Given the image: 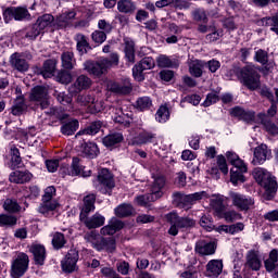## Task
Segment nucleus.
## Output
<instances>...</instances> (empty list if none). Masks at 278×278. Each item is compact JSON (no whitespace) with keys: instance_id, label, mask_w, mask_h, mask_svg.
<instances>
[{"instance_id":"nucleus-1","label":"nucleus","mask_w":278,"mask_h":278,"mask_svg":"<svg viewBox=\"0 0 278 278\" xmlns=\"http://www.w3.org/2000/svg\"><path fill=\"white\" fill-rule=\"evenodd\" d=\"M112 66H118V54L112 53L110 59L102 58L99 61H86L84 63V70L93 75L94 77H101L105 75Z\"/></svg>"},{"instance_id":"nucleus-2","label":"nucleus","mask_w":278,"mask_h":278,"mask_svg":"<svg viewBox=\"0 0 278 278\" xmlns=\"http://www.w3.org/2000/svg\"><path fill=\"white\" fill-rule=\"evenodd\" d=\"M253 177L255 181H257L262 188L265 189V197L267 201H270L275 198V194H277V179L275 176L269 174L265 168L263 167H256L253 170Z\"/></svg>"},{"instance_id":"nucleus-3","label":"nucleus","mask_w":278,"mask_h":278,"mask_svg":"<svg viewBox=\"0 0 278 278\" xmlns=\"http://www.w3.org/2000/svg\"><path fill=\"white\" fill-rule=\"evenodd\" d=\"M235 73L249 90H257V88H260V73L255 65H247L242 68H236Z\"/></svg>"},{"instance_id":"nucleus-4","label":"nucleus","mask_w":278,"mask_h":278,"mask_svg":"<svg viewBox=\"0 0 278 278\" xmlns=\"http://www.w3.org/2000/svg\"><path fill=\"white\" fill-rule=\"evenodd\" d=\"M166 220L170 225L168 229L169 236H177L179 229H190L195 225L194 219L190 217H180L177 213H168L166 215Z\"/></svg>"},{"instance_id":"nucleus-5","label":"nucleus","mask_w":278,"mask_h":278,"mask_svg":"<svg viewBox=\"0 0 278 278\" xmlns=\"http://www.w3.org/2000/svg\"><path fill=\"white\" fill-rule=\"evenodd\" d=\"M229 199L232 205L237 207V210H240V212H249V210L255 205L253 198L244 195L240 192L230 191Z\"/></svg>"},{"instance_id":"nucleus-6","label":"nucleus","mask_w":278,"mask_h":278,"mask_svg":"<svg viewBox=\"0 0 278 278\" xmlns=\"http://www.w3.org/2000/svg\"><path fill=\"white\" fill-rule=\"evenodd\" d=\"M29 268V256L25 253H20L17 257L13 261L11 266V277L21 278Z\"/></svg>"},{"instance_id":"nucleus-7","label":"nucleus","mask_w":278,"mask_h":278,"mask_svg":"<svg viewBox=\"0 0 278 278\" xmlns=\"http://www.w3.org/2000/svg\"><path fill=\"white\" fill-rule=\"evenodd\" d=\"M30 16L29 11L23 7H9L3 11L4 23H10L12 18L14 21H25Z\"/></svg>"},{"instance_id":"nucleus-8","label":"nucleus","mask_w":278,"mask_h":278,"mask_svg":"<svg viewBox=\"0 0 278 278\" xmlns=\"http://www.w3.org/2000/svg\"><path fill=\"white\" fill-rule=\"evenodd\" d=\"M155 68V60L151 56L143 58L138 64L132 67V76L137 81H144V71Z\"/></svg>"},{"instance_id":"nucleus-9","label":"nucleus","mask_w":278,"mask_h":278,"mask_svg":"<svg viewBox=\"0 0 278 278\" xmlns=\"http://www.w3.org/2000/svg\"><path fill=\"white\" fill-rule=\"evenodd\" d=\"M30 101L39 103L41 110H47L49 108V91L47 87L37 86L31 89Z\"/></svg>"},{"instance_id":"nucleus-10","label":"nucleus","mask_w":278,"mask_h":278,"mask_svg":"<svg viewBox=\"0 0 278 278\" xmlns=\"http://www.w3.org/2000/svg\"><path fill=\"white\" fill-rule=\"evenodd\" d=\"M207 192L200 191L191 194H184L180 192H175L173 194L174 201L176 203H182L184 205H193L197 201H201V199H207Z\"/></svg>"},{"instance_id":"nucleus-11","label":"nucleus","mask_w":278,"mask_h":278,"mask_svg":"<svg viewBox=\"0 0 278 278\" xmlns=\"http://www.w3.org/2000/svg\"><path fill=\"white\" fill-rule=\"evenodd\" d=\"M152 179L150 192L155 199H162L164 197V190H166V177L157 174L152 176Z\"/></svg>"},{"instance_id":"nucleus-12","label":"nucleus","mask_w":278,"mask_h":278,"mask_svg":"<svg viewBox=\"0 0 278 278\" xmlns=\"http://www.w3.org/2000/svg\"><path fill=\"white\" fill-rule=\"evenodd\" d=\"M78 261L79 253L77 252V250H70L61 264L64 273H75Z\"/></svg>"},{"instance_id":"nucleus-13","label":"nucleus","mask_w":278,"mask_h":278,"mask_svg":"<svg viewBox=\"0 0 278 278\" xmlns=\"http://www.w3.org/2000/svg\"><path fill=\"white\" fill-rule=\"evenodd\" d=\"M270 149H268V146L261 144L254 149V159L252 160V164L254 166L262 165L266 160H270L271 155Z\"/></svg>"},{"instance_id":"nucleus-14","label":"nucleus","mask_w":278,"mask_h":278,"mask_svg":"<svg viewBox=\"0 0 278 278\" xmlns=\"http://www.w3.org/2000/svg\"><path fill=\"white\" fill-rule=\"evenodd\" d=\"M80 220L87 227V229H99L105 225V217L99 213H96L91 217H85L80 214Z\"/></svg>"},{"instance_id":"nucleus-15","label":"nucleus","mask_w":278,"mask_h":278,"mask_svg":"<svg viewBox=\"0 0 278 278\" xmlns=\"http://www.w3.org/2000/svg\"><path fill=\"white\" fill-rule=\"evenodd\" d=\"M110 114L114 123H118V125H124V127H129V125H131V117L129 116V114L123 113V109L111 106Z\"/></svg>"},{"instance_id":"nucleus-16","label":"nucleus","mask_w":278,"mask_h":278,"mask_svg":"<svg viewBox=\"0 0 278 278\" xmlns=\"http://www.w3.org/2000/svg\"><path fill=\"white\" fill-rule=\"evenodd\" d=\"M29 251L34 255L35 264L38 266H45V260H47V249L42 244L33 243L29 247Z\"/></svg>"},{"instance_id":"nucleus-17","label":"nucleus","mask_w":278,"mask_h":278,"mask_svg":"<svg viewBox=\"0 0 278 278\" xmlns=\"http://www.w3.org/2000/svg\"><path fill=\"white\" fill-rule=\"evenodd\" d=\"M34 175L29 170H14L9 175L11 184H29Z\"/></svg>"},{"instance_id":"nucleus-18","label":"nucleus","mask_w":278,"mask_h":278,"mask_svg":"<svg viewBox=\"0 0 278 278\" xmlns=\"http://www.w3.org/2000/svg\"><path fill=\"white\" fill-rule=\"evenodd\" d=\"M267 273H274V278H278V250L274 249L269 252V256L264 262Z\"/></svg>"},{"instance_id":"nucleus-19","label":"nucleus","mask_w":278,"mask_h":278,"mask_svg":"<svg viewBox=\"0 0 278 278\" xmlns=\"http://www.w3.org/2000/svg\"><path fill=\"white\" fill-rule=\"evenodd\" d=\"M219 170L224 175H227V173H229V167H227V160L223 155L217 156V166L211 167L210 169H207V173H210V175L215 177V179H219L220 177Z\"/></svg>"},{"instance_id":"nucleus-20","label":"nucleus","mask_w":278,"mask_h":278,"mask_svg":"<svg viewBox=\"0 0 278 278\" xmlns=\"http://www.w3.org/2000/svg\"><path fill=\"white\" fill-rule=\"evenodd\" d=\"M108 88L115 94H129L132 90L129 79H125L124 83H109Z\"/></svg>"},{"instance_id":"nucleus-21","label":"nucleus","mask_w":278,"mask_h":278,"mask_svg":"<svg viewBox=\"0 0 278 278\" xmlns=\"http://www.w3.org/2000/svg\"><path fill=\"white\" fill-rule=\"evenodd\" d=\"M245 268L251 270H260L262 268V260H260V252L250 250L247 253Z\"/></svg>"},{"instance_id":"nucleus-22","label":"nucleus","mask_w":278,"mask_h":278,"mask_svg":"<svg viewBox=\"0 0 278 278\" xmlns=\"http://www.w3.org/2000/svg\"><path fill=\"white\" fill-rule=\"evenodd\" d=\"M11 66L20 73H26V71H29V63H27V60H25V58L20 53H13L11 55Z\"/></svg>"},{"instance_id":"nucleus-23","label":"nucleus","mask_w":278,"mask_h":278,"mask_svg":"<svg viewBox=\"0 0 278 278\" xmlns=\"http://www.w3.org/2000/svg\"><path fill=\"white\" fill-rule=\"evenodd\" d=\"M97 181L99 186H103L109 190H112V188H114V177L112 176V173H110V169L108 168L101 169V172L98 175Z\"/></svg>"},{"instance_id":"nucleus-24","label":"nucleus","mask_w":278,"mask_h":278,"mask_svg":"<svg viewBox=\"0 0 278 278\" xmlns=\"http://www.w3.org/2000/svg\"><path fill=\"white\" fill-rule=\"evenodd\" d=\"M230 114L237 118H240V121H244L245 123H253V121H255V112L244 110L240 106L233 108Z\"/></svg>"},{"instance_id":"nucleus-25","label":"nucleus","mask_w":278,"mask_h":278,"mask_svg":"<svg viewBox=\"0 0 278 278\" xmlns=\"http://www.w3.org/2000/svg\"><path fill=\"white\" fill-rule=\"evenodd\" d=\"M223 273V261L212 260L206 265V277L216 278Z\"/></svg>"},{"instance_id":"nucleus-26","label":"nucleus","mask_w":278,"mask_h":278,"mask_svg":"<svg viewBox=\"0 0 278 278\" xmlns=\"http://www.w3.org/2000/svg\"><path fill=\"white\" fill-rule=\"evenodd\" d=\"M71 166L72 177H77V175H80L81 177H90L91 172L86 170V167L81 165V160L79 157H73Z\"/></svg>"},{"instance_id":"nucleus-27","label":"nucleus","mask_w":278,"mask_h":278,"mask_svg":"<svg viewBox=\"0 0 278 278\" xmlns=\"http://www.w3.org/2000/svg\"><path fill=\"white\" fill-rule=\"evenodd\" d=\"M195 252L199 255H214L216 253V245L214 242L199 241L195 243Z\"/></svg>"},{"instance_id":"nucleus-28","label":"nucleus","mask_w":278,"mask_h":278,"mask_svg":"<svg viewBox=\"0 0 278 278\" xmlns=\"http://www.w3.org/2000/svg\"><path fill=\"white\" fill-rule=\"evenodd\" d=\"M76 41V49L80 55H84L90 51V43L88 42V37L84 34H76L74 37Z\"/></svg>"},{"instance_id":"nucleus-29","label":"nucleus","mask_w":278,"mask_h":278,"mask_svg":"<svg viewBox=\"0 0 278 278\" xmlns=\"http://www.w3.org/2000/svg\"><path fill=\"white\" fill-rule=\"evenodd\" d=\"M257 118L260 123L265 127L266 131L271 136H278V127L266 116V113H258Z\"/></svg>"},{"instance_id":"nucleus-30","label":"nucleus","mask_w":278,"mask_h":278,"mask_svg":"<svg viewBox=\"0 0 278 278\" xmlns=\"http://www.w3.org/2000/svg\"><path fill=\"white\" fill-rule=\"evenodd\" d=\"M157 66L161 68H177L179 66V60L175 58H169L165 54H161L156 59Z\"/></svg>"},{"instance_id":"nucleus-31","label":"nucleus","mask_w":278,"mask_h":278,"mask_svg":"<svg viewBox=\"0 0 278 278\" xmlns=\"http://www.w3.org/2000/svg\"><path fill=\"white\" fill-rule=\"evenodd\" d=\"M80 152L85 157H91L92 160L99 155V147L94 142H84L80 146Z\"/></svg>"},{"instance_id":"nucleus-32","label":"nucleus","mask_w":278,"mask_h":278,"mask_svg":"<svg viewBox=\"0 0 278 278\" xmlns=\"http://www.w3.org/2000/svg\"><path fill=\"white\" fill-rule=\"evenodd\" d=\"M60 207L58 201L42 200V203L38 207V212L43 214V216H49L51 212H55Z\"/></svg>"},{"instance_id":"nucleus-33","label":"nucleus","mask_w":278,"mask_h":278,"mask_svg":"<svg viewBox=\"0 0 278 278\" xmlns=\"http://www.w3.org/2000/svg\"><path fill=\"white\" fill-rule=\"evenodd\" d=\"M205 62L201 60H192L189 62V73L192 77H202Z\"/></svg>"},{"instance_id":"nucleus-34","label":"nucleus","mask_w":278,"mask_h":278,"mask_svg":"<svg viewBox=\"0 0 278 278\" xmlns=\"http://www.w3.org/2000/svg\"><path fill=\"white\" fill-rule=\"evenodd\" d=\"M102 126H103V123H101V121H96L91 123L89 126H87L85 129L79 130L76 134V138L78 136H96V134H99Z\"/></svg>"},{"instance_id":"nucleus-35","label":"nucleus","mask_w":278,"mask_h":278,"mask_svg":"<svg viewBox=\"0 0 278 278\" xmlns=\"http://www.w3.org/2000/svg\"><path fill=\"white\" fill-rule=\"evenodd\" d=\"M123 140H124L123 134L111 132L102 139V142H103L104 147L110 148V147H116V144H121V142H123Z\"/></svg>"},{"instance_id":"nucleus-36","label":"nucleus","mask_w":278,"mask_h":278,"mask_svg":"<svg viewBox=\"0 0 278 278\" xmlns=\"http://www.w3.org/2000/svg\"><path fill=\"white\" fill-rule=\"evenodd\" d=\"M124 43H125L124 52H125L126 60L131 64H134V62H136L135 43L128 38L124 39Z\"/></svg>"},{"instance_id":"nucleus-37","label":"nucleus","mask_w":278,"mask_h":278,"mask_svg":"<svg viewBox=\"0 0 278 278\" xmlns=\"http://www.w3.org/2000/svg\"><path fill=\"white\" fill-rule=\"evenodd\" d=\"M92 86V79L86 75H80L74 83L75 92H81V90H88Z\"/></svg>"},{"instance_id":"nucleus-38","label":"nucleus","mask_w":278,"mask_h":278,"mask_svg":"<svg viewBox=\"0 0 278 278\" xmlns=\"http://www.w3.org/2000/svg\"><path fill=\"white\" fill-rule=\"evenodd\" d=\"M117 10L122 14H134L136 12V3L131 0H119L117 2Z\"/></svg>"},{"instance_id":"nucleus-39","label":"nucleus","mask_w":278,"mask_h":278,"mask_svg":"<svg viewBox=\"0 0 278 278\" xmlns=\"http://www.w3.org/2000/svg\"><path fill=\"white\" fill-rule=\"evenodd\" d=\"M77 129H79V121L72 119L62 125L61 134H63V136H73Z\"/></svg>"},{"instance_id":"nucleus-40","label":"nucleus","mask_w":278,"mask_h":278,"mask_svg":"<svg viewBox=\"0 0 278 278\" xmlns=\"http://www.w3.org/2000/svg\"><path fill=\"white\" fill-rule=\"evenodd\" d=\"M114 212L115 216L118 218H127V216L134 214V206L131 204L123 203L115 207Z\"/></svg>"},{"instance_id":"nucleus-41","label":"nucleus","mask_w":278,"mask_h":278,"mask_svg":"<svg viewBox=\"0 0 278 278\" xmlns=\"http://www.w3.org/2000/svg\"><path fill=\"white\" fill-rule=\"evenodd\" d=\"M61 60H62L63 68L71 71L75 67L76 61H75V54L73 52L71 51L63 52L61 55Z\"/></svg>"},{"instance_id":"nucleus-42","label":"nucleus","mask_w":278,"mask_h":278,"mask_svg":"<svg viewBox=\"0 0 278 278\" xmlns=\"http://www.w3.org/2000/svg\"><path fill=\"white\" fill-rule=\"evenodd\" d=\"M40 73L45 79H50V77H53L55 74V61L47 60L43 63V67Z\"/></svg>"},{"instance_id":"nucleus-43","label":"nucleus","mask_w":278,"mask_h":278,"mask_svg":"<svg viewBox=\"0 0 278 278\" xmlns=\"http://www.w3.org/2000/svg\"><path fill=\"white\" fill-rule=\"evenodd\" d=\"M27 110V105H25V100L23 97H17L16 100L14 101L13 106L11 108V113L13 116H21L23 112Z\"/></svg>"},{"instance_id":"nucleus-44","label":"nucleus","mask_w":278,"mask_h":278,"mask_svg":"<svg viewBox=\"0 0 278 278\" xmlns=\"http://www.w3.org/2000/svg\"><path fill=\"white\" fill-rule=\"evenodd\" d=\"M170 118V111L168 110V106L161 105L155 114V121L157 123H166Z\"/></svg>"},{"instance_id":"nucleus-45","label":"nucleus","mask_w":278,"mask_h":278,"mask_svg":"<svg viewBox=\"0 0 278 278\" xmlns=\"http://www.w3.org/2000/svg\"><path fill=\"white\" fill-rule=\"evenodd\" d=\"M152 201H157V199H155L151 193L137 195L135 198V203L141 207H148L149 203H152Z\"/></svg>"},{"instance_id":"nucleus-46","label":"nucleus","mask_w":278,"mask_h":278,"mask_svg":"<svg viewBox=\"0 0 278 278\" xmlns=\"http://www.w3.org/2000/svg\"><path fill=\"white\" fill-rule=\"evenodd\" d=\"M152 105H153V101L149 97L138 98L136 101V108L139 110V112L151 110Z\"/></svg>"},{"instance_id":"nucleus-47","label":"nucleus","mask_w":278,"mask_h":278,"mask_svg":"<svg viewBox=\"0 0 278 278\" xmlns=\"http://www.w3.org/2000/svg\"><path fill=\"white\" fill-rule=\"evenodd\" d=\"M53 97L61 105H71L73 103V97L64 91H54Z\"/></svg>"},{"instance_id":"nucleus-48","label":"nucleus","mask_w":278,"mask_h":278,"mask_svg":"<svg viewBox=\"0 0 278 278\" xmlns=\"http://www.w3.org/2000/svg\"><path fill=\"white\" fill-rule=\"evenodd\" d=\"M53 15L45 14L41 17H39L35 24L38 25L41 31H45V29H47V27H49L51 23H53Z\"/></svg>"},{"instance_id":"nucleus-49","label":"nucleus","mask_w":278,"mask_h":278,"mask_svg":"<svg viewBox=\"0 0 278 278\" xmlns=\"http://www.w3.org/2000/svg\"><path fill=\"white\" fill-rule=\"evenodd\" d=\"M64 244H66V238L62 232H54L52 235V245L54 249L60 250L63 249Z\"/></svg>"},{"instance_id":"nucleus-50","label":"nucleus","mask_w":278,"mask_h":278,"mask_svg":"<svg viewBox=\"0 0 278 278\" xmlns=\"http://www.w3.org/2000/svg\"><path fill=\"white\" fill-rule=\"evenodd\" d=\"M3 208L10 214H16V212L21 210V205L18 202H16V200L7 199L3 203Z\"/></svg>"},{"instance_id":"nucleus-51","label":"nucleus","mask_w":278,"mask_h":278,"mask_svg":"<svg viewBox=\"0 0 278 278\" xmlns=\"http://www.w3.org/2000/svg\"><path fill=\"white\" fill-rule=\"evenodd\" d=\"M211 205L215 212L220 214L225 211V198L223 195H217L215 199L211 200Z\"/></svg>"},{"instance_id":"nucleus-52","label":"nucleus","mask_w":278,"mask_h":278,"mask_svg":"<svg viewBox=\"0 0 278 278\" xmlns=\"http://www.w3.org/2000/svg\"><path fill=\"white\" fill-rule=\"evenodd\" d=\"M17 220L18 219L14 215H5V214L0 215V225L2 227H14Z\"/></svg>"},{"instance_id":"nucleus-53","label":"nucleus","mask_w":278,"mask_h":278,"mask_svg":"<svg viewBox=\"0 0 278 278\" xmlns=\"http://www.w3.org/2000/svg\"><path fill=\"white\" fill-rule=\"evenodd\" d=\"M77 103L79 105H93V108H97V101L94 100V97L90 94H79L77 97Z\"/></svg>"},{"instance_id":"nucleus-54","label":"nucleus","mask_w":278,"mask_h":278,"mask_svg":"<svg viewBox=\"0 0 278 278\" xmlns=\"http://www.w3.org/2000/svg\"><path fill=\"white\" fill-rule=\"evenodd\" d=\"M230 181L233 186L237 184H244V175H242V172L240 169H230Z\"/></svg>"},{"instance_id":"nucleus-55","label":"nucleus","mask_w":278,"mask_h":278,"mask_svg":"<svg viewBox=\"0 0 278 278\" xmlns=\"http://www.w3.org/2000/svg\"><path fill=\"white\" fill-rule=\"evenodd\" d=\"M85 240L87 242H90V244H92L93 249H101V247L99 245V233H97V231L92 230L90 232H87L85 235Z\"/></svg>"},{"instance_id":"nucleus-56","label":"nucleus","mask_w":278,"mask_h":278,"mask_svg":"<svg viewBox=\"0 0 278 278\" xmlns=\"http://www.w3.org/2000/svg\"><path fill=\"white\" fill-rule=\"evenodd\" d=\"M94 201H97V197L94 194H89L87 197H85L84 199V212L86 214H89V212H93L94 210Z\"/></svg>"},{"instance_id":"nucleus-57","label":"nucleus","mask_w":278,"mask_h":278,"mask_svg":"<svg viewBox=\"0 0 278 278\" xmlns=\"http://www.w3.org/2000/svg\"><path fill=\"white\" fill-rule=\"evenodd\" d=\"M75 13H63L55 20V25L60 27V29L66 27L68 25V18H73Z\"/></svg>"},{"instance_id":"nucleus-58","label":"nucleus","mask_w":278,"mask_h":278,"mask_svg":"<svg viewBox=\"0 0 278 278\" xmlns=\"http://www.w3.org/2000/svg\"><path fill=\"white\" fill-rule=\"evenodd\" d=\"M10 153L12 166L16 168V166H18L22 162L21 152L17 150L16 147L12 146L10 149Z\"/></svg>"},{"instance_id":"nucleus-59","label":"nucleus","mask_w":278,"mask_h":278,"mask_svg":"<svg viewBox=\"0 0 278 278\" xmlns=\"http://www.w3.org/2000/svg\"><path fill=\"white\" fill-rule=\"evenodd\" d=\"M193 21L198 23H207V13H205V9H195L192 12Z\"/></svg>"},{"instance_id":"nucleus-60","label":"nucleus","mask_w":278,"mask_h":278,"mask_svg":"<svg viewBox=\"0 0 278 278\" xmlns=\"http://www.w3.org/2000/svg\"><path fill=\"white\" fill-rule=\"evenodd\" d=\"M254 60L262 65L266 64L268 62V52L263 49L257 50L255 52Z\"/></svg>"},{"instance_id":"nucleus-61","label":"nucleus","mask_w":278,"mask_h":278,"mask_svg":"<svg viewBox=\"0 0 278 278\" xmlns=\"http://www.w3.org/2000/svg\"><path fill=\"white\" fill-rule=\"evenodd\" d=\"M91 38L93 42H97L98 45H103L105 40H108V34L101 31V30H96L91 34Z\"/></svg>"},{"instance_id":"nucleus-62","label":"nucleus","mask_w":278,"mask_h":278,"mask_svg":"<svg viewBox=\"0 0 278 278\" xmlns=\"http://www.w3.org/2000/svg\"><path fill=\"white\" fill-rule=\"evenodd\" d=\"M155 135L152 132H141L138 136V144H148V142H153Z\"/></svg>"},{"instance_id":"nucleus-63","label":"nucleus","mask_w":278,"mask_h":278,"mask_svg":"<svg viewBox=\"0 0 278 278\" xmlns=\"http://www.w3.org/2000/svg\"><path fill=\"white\" fill-rule=\"evenodd\" d=\"M98 28L100 29V31H103L105 34H111L112 29H114L112 24L105 20H99Z\"/></svg>"},{"instance_id":"nucleus-64","label":"nucleus","mask_w":278,"mask_h":278,"mask_svg":"<svg viewBox=\"0 0 278 278\" xmlns=\"http://www.w3.org/2000/svg\"><path fill=\"white\" fill-rule=\"evenodd\" d=\"M56 79L61 84H71V81H73V76L66 71H61L59 72Z\"/></svg>"}]
</instances>
